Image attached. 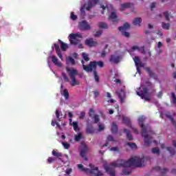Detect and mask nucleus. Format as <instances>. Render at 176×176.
I'll return each instance as SVG.
<instances>
[{"mask_svg":"<svg viewBox=\"0 0 176 176\" xmlns=\"http://www.w3.org/2000/svg\"><path fill=\"white\" fill-rule=\"evenodd\" d=\"M58 42L60 44L61 50H63V52H65L68 49V45L60 39L58 40Z\"/></svg>","mask_w":176,"mask_h":176,"instance_id":"b1692460","label":"nucleus"},{"mask_svg":"<svg viewBox=\"0 0 176 176\" xmlns=\"http://www.w3.org/2000/svg\"><path fill=\"white\" fill-rule=\"evenodd\" d=\"M106 56H107V52H106L105 50H103V51L102 52V53H101V57H102V58H105Z\"/></svg>","mask_w":176,"mask_h":176,"instance_id":"4d7b16f0","label":"nucleus"},{"mask_svg":"<svg viewBox=\"0 0 176 176\" xmlns=\"http://www.w3.org/2000/svg\"><path fill=\"white\" fill-rule=\"evenodd\" d=\"M127 145L130 146L132 149H135L137 148V144L133 142H128Z\"/></svg>","mask_w":176,"mask_h":176,"instance_id":"58836bf2","label":"nucleus"},{"mask_svg":"<svg viewBox=\"0 0 176 176\" xmlns=\"http://www.w3.org/2000/svg\"><path fill=\"white\" fill-rule=\"evenodd\" d=\"M81 63L84 71L86 72H91V66L90 65V62L87 65H85V60H81Z\"/></svg>","mask_w":176,"mask_h":176,"instance_id":"f3484780","label":"nucleus"},{"mask_svg":"<svg viewBox=\"0 0 176 176\" xmlns=\"http://www.w3.org/2000/svg\"><path fill=\"white\" fill-rule=\"evenodd\" d=\"M120 57L116 55H111L109 58L110 63H113L114 64H118L120 61Z\"/></svg>","mask_w":176,"mask_h":176,"instance_id":"6ab92c4d","label":"nucleus"},{"mask_svg":"<svg viewBox=\"0 0 176 176\" xmlns=\"http://www.w3.org/2000/svg\"><path fill=\"white\" fill-rule=\"evenodd\" d=\"M155 8H156V3L153 2L151 4V10H153V9H155Z\"/></svg>","mask_w":176,"mask_h":176,"instance_id":"13d9d810","label":"nucleus"},{"mask_svg":"<svg viewBox=\"0 0 176 176\" xmlns=\"http://www.w3.org/2000/svg\"><path fill=\"white\" fill-rule=\"evenodd\" d=\"M89 115L90 118L93 117V116L94 115V110L93 109H89Z\"/></svg>","mask_w":176,"mask_h":176,"instance_id":"5fc2aeb1","label":"nucleus"},{"mask_svg":"<svg viewBox=\"0 0 176 176\" xmlns=\"http://www.w3.org/2000/svg\"><path fill=\"white\" fill-rule=\"evenodd\" d=\"M85 131L87 134H94V132L96 131V129H94L93 126H91L89 124H88L86 127Z\"/></svg>","mask_w":176,"mask_h":176,"instance_id":"412c9836","label":"nucleus"},{"mask_svg":"<svg viewBox=\"0 0 176 176\" xmlns=\"http://www.w3.org/2000/svg\"><path fill=\"white\" fill-rule=\"evenodd\" d=\"M111 131L112 134H116V133H118V125L116 124V122L112 123Z\"/></svg>","mask_w":176,"mask_h":176,"instance_id":"a878e982","label":"nucleus"},{"mask_svg":"<svg viewBox=\"0 0 176 176\" xmlns=\"http://www.w3.org/2000/svg\"><path fill=\"white\" fill-rule=\"evenodd\" d=\"M116 166H112V164H111V166H104V168L110 176H115V168Z\"/></svg>","mask_w":176,"mask_h":176,"instance_id":"f8f14e48","label":"nucleus"},{"mask_svg":"<svg viewBox=\"0 0 176 176\" xmlns=\"http://www.w3.org/2000/svg\"><path fill=\"white\" fill-rule=\"evenodd\" d=\"M80 140H82V133H80L78 135H75L74 140L76 141V142H79Z\"/></svg>","mask_w":176,"mask_h":176,"instance_id":"473e14b6","label":"nucleus"},{"mask_svg":"<svg viewBox=\"0 0 176 176\" xmlns=\"http://www.w3.org/2000/svg\"><path fill=\"white\" fill-rule=\"evenodd\" d=\"M166 149H167V151H168V152H170V153L172 155H175V149H174V148H173V147H167Z\"/></svg>","mask_w":176,"mask_h":176,"instance_id":"e433bc0d","label":"nucleus"},{"mask_svg":"<svg viewBox=\"0 0 176 176\" xmlns=\"http://www.w3.org/2000/svg\"><path fill=\"white\" fill-rule=\"evenodd\" d=\"M166 118H168V119H170V120H171L173 124H175L176 122L174 120V118H173V116H171L168 114H166Z\"/></svg>","mask_w":176,"mask_h":176,"instance_id":"a18cd8bd","label":"nucleus"},{"mask_svg":"<svg viewBox=\"0 0 176 176\" xmlns=\"http://www.w3.org/2000/svg\"><path fill=\"white\" fill-rule=\"evenodd\" d=\"M153 170H156V171H160L162 168H160V166H155L153 168Z\"/></svg>","mask_w":176,"mask_h":176,"instance_id":"680f3d73","label":"nucleus"},{"mask_svg":"<svg viewBox=\"0 0 176 176\" xmlns=\"http://www.w3.org/2000/svg\"><path fill=\"white\" fill-rule=\"evenodd\" d=\"M119 162H112L111 166L113 167H124L122 170V174L124 175H130L131 170L129 167H142L144 166V158H140V157H134L130 158L128 161L120 160Z\"/></svg>","mask_w":176,"mask_h":176,"instance_id":"f257e3e1","label":"nucleus"},{"mask_svg":"<svg viewBox=\"0 0 176 176\" xmlns=\"http://www.w3.org/2000/svg\"><path fill=\"white\" fill-rule=\"evenodd\" d=\"M162 27L163 30H170V23H166L164 22H162Z\"/></svg>","mask_w":176,"mask_h":176,"instance_id":"2f4dec72","label":"nucleus"},{"mask_svg":"<svg viewBox=\"0 0 176 176\" xmlns=\"http://www.w3.org/2000/svg\"><path fill=\"white\" fill-rule=\"evenodd\" d=\"M120 31L122 33V35H123L126 38L130 37V33H129V32H126V30H120Z\"/></svg>","mask_w":176,"mask_h":176,"instance_id":"c9c22d12","label":"nucleus"},{"mask_svg":"<svg viewBox=\"0 0 176 176\" xmlns=\"http://www.w3.org/2000/svg\"><path fill=\"white\" fill-rule=\"evenodd\" d=\"M131 6H134V3H125L121 4L120 10H121V12H123V10H124V9L131 8Z\"/></svg>","mask_w":176,"mask_h":176,"instance_id":"2eb2a0df","label":"nucleus"},{"mask_svg":"<svg viewBox=\"0 0 176 176\" xmlns=\"http://www.w3.org/2000/svg\"><path fill=\"white\" fill-rule=\"evenodd\" d=\"M62 144L65 149H69L71 148V145L68 142H62Z\"/></svg>","mask_w":176,"mask_h":176,"instance_id":"c03bdc74","label":"nucleus"},{"mask_svg":"<svg viewBox=\"0 0 176 176\" xmlns=\"http://www.w3.org/2000/svg\"><path fill=\"white\" fill-rule=\"evenodd\" d=\"M105 130V126H104V124H98V131H104Z\"/></svg>","mask_w":176,"mask_h":176,"instance_id":"37998d69","label":"nucleus"},{"mask_svg":"<svg viewBox=\"0 0 176 176\" xmlns=\"http://www.w3.org/2000/svg\"><path fill=\"white\" fill-rule=\"evenodd\" d=\"M63 96L65 100H68V98H69V93H68V89L63 90Z\"/></svg>","mask_w":176,"mask_h":176,"instance_id":"72a5a7b5","label":"nucleus"},{"mask_svg":"<svg viewBox=\"0 0 176 176\" xmlns=\"http://www.w3.org/2000/svg\"><path fill=\"white\" fill-rule=\"evenodd\" d=\"M102 31H101V30L97 31L96 32V34H94V36H96V38H98V36L102 35Z\"/></svg>","mask_w":176,"mask_h":176,"instance_id":"864d4df0","label":"nucleus"},{"mask_svg":"<svg viewBox=\"0 0 176 176\" xmlns=\"http://www.w3.org/2000/svg\"><path fill=\"white\" fill-rule=\"evenodd\" d=\"M62 76L65 80V82H69V78H68V76L65 73H62Z\"/></svg>","mask_w":176,"mask_h":176,"instance_id":"de8ad7c7","label":"nucleus"},{"mask_svg":"<svg viewBox=\"0 0 176 176\" xmlns=\"http://www.w3.org/2000/svg\"><path fill=\"white\" fill-rule=\"evenodd\" d=\"M85 116H86V113L85 111H81L80 116H79V119H85Z\"/></svg>","mask_w":176,"mask_h":176,"instance_id":"603ef678","label":"nucleus"},{"mask_svg":"<svg viewBox=\"0 0 176 176\" xmlns=\"http://www.w3.org/2000/svg\"><path fill=\"white\" fill-rule=\"evenodd\" d=\"M107 141L113 142H115V139L113 138V136H112V135H109L107 137Z\"/></svg>","mask_w":176,"mask_h":176,"instance_id":"09e8293b","label":"nucleus"},{"mask_svg":"<svg viewBox=\"0 0 176 176\" xmlns=\"http://www.w3.org/2000/svg\"><path fill=\"white\" fill-rule=\"evenodd\" d=\"M70 126H73L75 131H79V125L78 124V122H73L70 124Z\"/></svg>","mask_w":176,"mask_h":176,"instance_id":"c85d7f7f","label":"nucleus"},{"mask_svg":"<svg viewBox=\"0 0 176 176\" xmlns=\"http://www.w3.org/2000/svg\"><path fill=\"white\" fill-rule=\"evenodd\" d=\"M144 69L145 71H146V72H148L150 78H153V79H156L157 78V75H156V74L152 72V70H151V68L145 67Z\"/></svg>","mask_w":176,"mask_h":176,"instance_id":"a211bd4d","label":"nucleus"},{"mask_svg":"<svg viewBox=\"0 0 176 176\" xmlns=\"http://www.w3.org/2000/svg\"><path fill=\"white\" fill-rule=\"evenodd\" d=\"M79 28L81 31H89L91 30L90 25L86 21H82L79 23Z\"/></svg>","mask_w":176,"mask_h":176,"instance_id":"9b49d317","label":"nucleus"},{"mask_svg":"<svg viewBox=\"0 0 176 176\" xmlns=\"http://www.w3.org/2000/svg\"><path fill=\"white\" fill-rule=\"evenodd\" d=\"M168 171V170L166 168H164V169L162 170L161 173L163 175L166 174V173H167Z\"/></svg>","mask_w":176,"mask_h":176,"instance_id":"bf43d9fd","label":"nucleus"},{"mask_svg":"<svg viewBox=\"0 0 176 176\" xmlns=\"http://www.w3.org/2000/svg\"><path fill=\"white\" fill-rule=\"evenodd\" d=\"M98 27L99 28H104V30H107L108 28V25L104 22H100L98 23Z\"/></svg>","mask_w":176,"mask_h":176,"instance_id":"c756f323","label":"nucleus"},{"mask_svg":"<svg viewBox=\"0 0 176 176\" xmlns=\"http://www.w3.org/2000/svg\"><path fill=\"white\" fill-rule=\"evenodd\" d=\"M109 20H111L113 23L118 22V15L116 14V12H112L111 15L109 16Z\"/></svg>","mask_w":176,"mask_h":176,"instance_id":"aec40b11","label":"nucleus"},{"mask_svg":"<svg viewBox=\"0 0 176 176\" xmlns=\"http://www.w3.org/2000/svg\"><path fill=\"white\" fill-rule=\"evenodd\" d=\"M130 28V24L125 23L123 26L118 28L119 31H127Z\"/></svg>","mask_w":176,"mask_h":176,"instance_id":"bb28decb","label":"nucleus"},{"mask_svg":"<svg viewBox=\"0 0 176 176\" xmlns=\"http://www.w3.org/2000/svg\"><path fill=\"white\" fill-rule=\"evenodd\" d=\"M133 60L137 67L138 72H140V67L144 68L145 67V63L141 62V60H140V57L138 56H135L133 58Z\"/></svg>","mask_w":176,"mask_h":176,"instance_id":"9d476101","label":"nucleus"},{"mask_svg":"<svg viewBox=\"0 0 176 176\" xmlns=\"http://www.w3.org/2000/svg\"><path fill=\"white\" fill-rule=\"evenodd\" d=\"M94 94L95 97H98V96H100V92H98V91H94Z\"/></svg>","mask_w":176,"mask_h":176,"instance_id":"052dcab7","label":"nucleus"},{"mask_svg":"<svg viewBox=\"0 0 176 176\" xmlns=\"http://www.w3.org/2000/svg\"><path fill=\"white\" fill-rule=\"evenodd\" d=\"M100 2V0H89L87 3L84 5L83 7L80 9V13L82 16H85L86 14V12L85 11V9L86 10H90L91 8H94V6H96L97 3Z\"/></svg>","mask_w":176,"mask_h":176,"instance_id":"39448f33","label":"nucleus"},{"mask_svg":"<svg viewBox=\"0 0 176 176\" xmlns=\"http://www.w3.org/2000/svg\"><path fill=\"white\" fill-rule=\"evenodd\" d=\"M85 45H87V46H89V47H93V46H96V45H97V42L94 41L93 38H89L85 40Z\"/></svg>","mask_w":176,"mask_h":176,"instance_id":"dca6fc26","label":"nucleus"},{"mask_svg":"<svg viewBox=\"0 0 176 176\" xmlns=\"http://www.w3.org/2000/svg\"><path fill=\"white\" fill-rule=\"evenodd\" d=\"M57 160V159L53 157H50L47 159V163H49V164H51V163H54V162H56Z\"/></svg>","mask_w":176,"mask_h":176,"instance_id":"a19ab883","label":"nucleus"},{"mask_svg":"<svg viewBox=\"0 0 176 176\" xmlns=\"http://www.w3.org/2000/svg\"><path fill=\"white\" fill-rule=\"evenodd\" d=\"M82 57L85 61H90V58H89V55H87V54L83 52L82 54Z\"/></svg>","mask_w":176,"mask_h":176,"instance_id":"f704fd0d","label":"nucleus"},{"mask_svg":"<svg viewBox=\"0 0 176 176\" xmlns=\"http://www.w3.org/2000/svg\"><path fill=\"white\" fill-rule=\"evenodd\" d=\"M153 153H155L156 155L160 154V150L157 147H155L152 149Z\"/></svg>","mask_w":176,"mask_h":176,"instance_id":"ea45409f","label":"nucleus"},{"mask_svg":"<svg viewBox=\"0 0 176 176\" xmlns=\"http://www.w3.org/2000/svg\"><path fill=\"white\" fill-rule=\"evenodd\" d=\"M73 57H74V58H78V54L76 52H74L73 54Z\"/></svg>","mask_w":176,"mask_h":176,"instance_id":"0e129e2a","label":"nucleus"},{"mask_svg":"<svg viewBox=\"0 0 176 176\" xmlns=\"http://www.w3.org/2000/svg\"><path fill=\"white\" fill-rule=\"evenodd\" d=\"M72 20H73L74 21H75V20H76L78 19V16L76 15H75V14L74 12H71V16H70Z\"/></svg>","mask_w":176,"mask_h":176,"instance_id":"8fccbe9b","label":"nucleus"},{"mask_svg":"<svg viewBox=\"0 0 176 176\" xmlns=\"http://www.w3.org/2000/svg\"><path fill=\"white\" fill-rule=\"evenodd\" d=\"M97 65L100 68H104V62L99 60V61H91L90 62V66L91 72H93V70L97 71Z\"/></svg>","mask_w":176,"mask_h":176,"instance_id":"1a4fd4ad","label":"nucleus"},{"mask_svg":"<svg viewBox=\"0 0 176 176\" xmlns=\"http://www.w3.org/2000/svg\"><path fill=\"white\" fill-rule=\"evenodd\" d=\"M162 96H163V93L162 91H160L158 94H157V97L158 98H162Z\"/></svg>","mask_w":176,"mask_h":176,"instance_id":"e2e57ef3","label":"nucleus"},{"mask_svg":"<svg viewBox=\"0 0 176 176\" xmlns=\"http://www.w3.org/2000/svg\"><path fill=\"white\" fill-rule=\"evenodd\" d=\"M54 46L55 47V50L58 57H59L60 60H63V54H61V50H60V45H58V44L57 43H54Z\"/></svg>","mask_w":176,"mask_h":176,"instance_id":"4468645a","label":"nucleus"},{"mask_svg":"<svg viewBox=\"0 0 176 176\" xmlns=\"http://www.w3.org/2000/svg\"><path fill=\"white\" fill-rule=\"evenodd\" d=\"M69 36L71 45H78L80 41L79 40H76V38H82V34L79 33H72Z\"/></svg>","mask_w":176,"mask_h":176,"instance_id":"6e6552de","label":"nucleus"},{"mask_svg":"<svg viewBox=\"0 0 176 176\" xmlns=\"http://www.w3.org/2000/svg\"><path fill=\"white\" fill-rule=\"evenodd\" d=\"M92 72L94 74L95 81L98 83L100 82V76H98V73L97 72V70H92Z\"/></svg>","mask_w":176,"mask_h":176,"instance_id":"cd10ccee","label":"nucleus"},{"mask_svg":"<svg viewBox=\"0 0 176 176\" xmlns=\"http://www.w3.org/2000/svg\"><path fill=\"white\" fill-rule=\"evenodd\" d=\"M136 49H139L138 46L134 45L133 47H132V50H136Z\"/></svg>","mask_w":176,"mask_h":176,"instance_id":"338daca9","label":"nucleus"},{"mask_svg":"<svg viewBox=\"0 0 176 176\" xmlns=\"http://www.w3.org/2000/svg\"><path fill=\"white\" fill-rule=\"evenodd\" d=\"M138 96L146 101H151V97L148 96V88L144 87L142 91H137Z\"/></svg>","mask_w":176,"mask_h":176,"instance_id":"423d86ee","label":"nucleus"},{"mask_svg":"<svg viewBox=\"0 0 176 176\" xmlns=\"http://www.w3.org/2000/svg\"><path fill=\"white\" fill-rule=\"evenodd\" d=\"M173 146L176 148V141L175 140H173Z\"/></svg>","mask_w":176,"mask_h":176,"instance_id":"774afa93","label":"nucleus"},{"mask_svg":"<svg viewBox=\"0 0 176 176\" xmlns=\"http://www.w3.org/2000/svg\"><path fill=\"white\" fill-rule=\"evenodd\" d=\"M52 61L55 65H58V67H63V64L58 62V58L56 57V56H51Z\"/></svg>","mask_w":176,"mask_h":176,"instance_id":"4be33fe9","label":"nucleus"},{"mask_svg":"<svg viewBox=\"0 0 176 176\" xmlns=\"http://www.w3.org/2000/svg\"><path fill=\"white\" fill-rule=\"evenodd\" d=\"M89 167H91V169H89L88 168H83L82 164H78V168L80 170H82V171H84L85 173H89L91 174V176H102L104 175V173L102 171H98V167H95L93 168V164H90ZM96 171H98L96 173Z\"/></svg>","mask_w":176,"mask_h":176,"instance_id":"7ed1b4c3","label":"nucleus"},{"mask_svg":"<svg viewBox=\"0 0 176 176\" xmlns=\"http://www.w3.org/2000/svg\"><path fill=\"white\" fill-rule=\"evenodd\" d=\"M52 155L53 156H55V157H61L63 156L61 153H58L54 150L52 151Z\"/></svg>","mask_w":176,"mask_h":176,"instance_id":"7c9ffc66","label":"nucleus"},{"mask_svg":"<svg viewBox=\"0 0 176 176\" xmlns=\"http://www.w3.org/2000/svg\"><path fill=\"white\" fill-rule=\"evenodd\" d=\"M95 123H98L100 122V116L98 115H95L94 117Z\"/></svg>","mask_w":176,"mask_h":176,"instance_id":"3c124183","label":"nucleus"},{"mask_svg":"<svg viewBox=\"0 0 176 176\" xmlns=\"http://www.w3.org/2000/svg\"><path fill=\"white\" fill-rule=\"evenodd\" d=\"M67 61H69L72 65H75V59H74L72 56L67 57Z\"/></svg>","mask_w":176,"mask_h":176,"instance_id":"4c0bfd02","label":"nucleus"},{"mask_svg":"<svg viewBox=\"0 0 176 176\" xmlns=\"http://www.w3.org/2000/svg\"><path fill=\"white\" fill-rule=\"evenodd\" d=\"M67 72H68L69 76L71 78L72 82H70L71 86L74 87V86H79L80 85V82L77 80L76 79V75H78V70L75 69H66Z\"/></svg>","mask_w":176,"mask_h":176,"instance_id":"20e7f679","label":"nucleus"},{"mask_svg":"<svg viewBox=\"0 0 176 176\" xmlns=\"http://www.w3.org/2000/svg\"><path fill=\"white\" fill-rule=\"evenodd\" d=\"M56 116L57 119L59 120H60V111L58 109L56 110Z\"/></svg>","mask_w":176,"mask_h":176,"instance_id":"6e6d98bb","label":"nucleus"},{"mask_svg":"<svg viewBox=\"0 0 176 176\" xmlns=\"http://www.w3.org/2000/svg\"><path fill=\"white\" fill-rule=\"evenodd\" d=\"M164 16L165 20H166V21H170V14H168V12L167 11L164 12Z\"/></svg>","mask_w":176,"mask_h":176,"instance_id":"79ce46f5","label":"nucleus"},{"mask_svg":"<svg viewBox=\"0 0 176 176\" xmlns=\"http://www.w3.org/2000/svg\"><path fill=\"white\" fill-rule=\"evenodd\" d=\"M118 150H119V148L118 147H112L111 148V151H118Z\"/></svg>","mask_w":176,"mask_h":176,"instance_id":"69168bd1","label":"nucleus"},{"mask_svg":"<svg viewBox=\"0 0 176 176\" xmlns=\"http://www.w3.org/2000/svg\"><path fill=\"white\" fill-rule=\"evenodd\" d=\"M145 120V118H144V116H140L138 122L139 123V125L140 126V129H142V137L144 138V144L148 146V145H151L152 144V136L148 135L147 133V129L145 124H144V122Z\"/></svg>","mask_w":176,"mask_h":176,"instance_id":"f03ea898","label":"nucleus"},{"mask_svg":"<svg viewBox=\"0 0 176 176\" xmlns=\"http://www.w3.org/2000/svg\"><path fill=\"white\" fill-rule=\"evenodd\" d=\"M122 122L126 124H129L130 123V119H129L127 117H123Z\"/></svg>","mask_w":176,"mask_h":176,"instance_id":"49530a36","label":"nucleus"},{"mask_svg":"<svg viewBox=\"0 0 176 176\" xmlns=\"http://www.w3.org/2000/svg\"><path fill=\"white\" fill-rule=\"evenodd\" d=\"M141 23H142V19L140 17L135 18L133 21V24L137 25L138 27H141Z\"/></svg>","mask_w":176,"mask_h":176,"instance_id":"5701e85b","label":"nucleus"},{"mask_svg":"<svg viewBox=\"0 0 176 176\" xmlns=\"http://www.w3.org/2000/svg\"><path fill=\"white\" fill-rule=\"evenodd\" d=\"M118 98L120 100V102H124V98H126V92L123 89H121L120 91H117Z\"/></svg>","mask_w":176,"mask_h":176,"instance_id":"ddd939ff","label":"nucleus"},{"mask_svg":"<svg viewBox=\"0 0 176 176\" xmlns=\"http://www.w3.org/2000/svg\"><path fill=\"white\" fill-rule=\"evenodd\" d=\"M123 133L126 134V138H128L129 141H131L133 140V135H131L130 130L124 129H123Z\"/></svg>","mask_w":176,"mask_h":176,"instance_id":"393cba45","label":"nucleus"},{"mask_svg":"<svg viewBox=\"0 0 176 176\" xmlns=\"http://www.w3.org/2000/svg\"><path fill=\"white\" fill-rule=\"evenodd\" d=\"M81 150L80 152V156L84 159V160L87 161V157L86 156V153H87V151L89 148H87V145L85 144V142H81V146H80Z\"/></svg>","mask_w":176,"mask_h":176,"instance_id":"0eeeda50","label":"nucleus"}]
</instances>
